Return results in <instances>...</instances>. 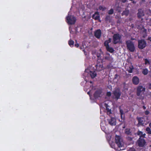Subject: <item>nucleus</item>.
<instances>
[{
	"label": "nucleus",
	"instance_id": "de8ad7c7",
	"mask_svg": "<svg viewBox=\"0 0 151 151\" xmlns=\"http://www.w3.org/2000/svg\"><path fill=\"white\" fill-rule=\"evenodd\" d=\"M90 83H92V81H90Z\"/></svg>",
	"mask_w": 151,
	"mask_h": 151
},
{
	"label": "nucleus",
	"instance_id": "4468645a",
	"mask_svg": "<svg viewBox=\"0 0 151 151\" xmlns=\"http://www.w3.org/2000/svg\"><path fill=\"white\" fill-rule=\"evenodd\" d=\"M133 68V67L131 64L127 65L126 66V69L127 70L129 73L132 72Z\"/></svg>",
	"mask_w": 151,
	"mask_h": 151
},
{
	"label": "nucleus",
	"instance_id": "6ab92c4d",
	"mask_svg": "<svg viewBox=\"0 0 151 151\" xmlns=\"http://www.w3.org/2000/svg\"><path fill=\"white\" fill-rule=\"evenodd\" d=\"M119 112L121 114H124L125 113L127 112L128 111L127 110L124 109V110L122 109L120 107L119 108Z\"/></svg>",
	"mask_w": 151,
	"mask_h": 151
},
{
	"label": "nucleus",
	"instance_id": "a211bd4d",
	"mask_svg": "<svg viewBox=\"0 0 151 151\" xmlns=\"http://www.w3.org/2000/svg\"><path fill=\"white\" fill-rule=\"evenodd\" d=\"M92 18L95 20H99L100 16L99 13L98 12H96L92 16Z\"/></svg>",
	"mask_w": 151,
	"mask_h": 151
},
{
	"label": "nucleus",
	"instance_id": "ddd939ff",
	"mask_svg": "<svg viewBox=\"0 0 151 151\" xmlns=\"http://www.w3.org/2000/svg\"><path fill=\"white\" fill-rule=\"evenodd\" d=\"M102 95V91L100 89L98 90L94 94V96L95 98L100 97Z\"/></svg>",
	"mask_w": 151,
	"mask_h": 151
},
{
	"label": "nucleus",
	"instance_id": "5701e85b",
	"mask_svg": "<svg viewBox=\"0 0 151 151\" xmlns=\"http://www.w3.org/2000/svg\"><path fill=\"white\" fill-rule=\"evenodd\" d=\"M129 11L127 10H126L125 11H124L122 13V15H125L126 16H127L129 13Z\"/></svg>",
	"mask_w": 151,
	"mask_h": 151
},
{
	"label": "nucleus",
	"instance_id": "aec40b11",
	"mask_svg": "<svg viewBox=\"0 0 151 151\" xmlns=\"http://www.w3.org/2000/svg\"><path fill=\"white\" fill-rule=\"evenodd\" d=\"M125 132L126 134L128 135H132L130 129H127L125 130Z\"/></svg>",
	"mask_w": 151,
	"mask_h": 151
},
{
	"label": "nucleus",
	"instance_id": "8fccbe9b",
	"mask_svg": "<svg viewBox=\"0 0 151 151\" xmlns=\"http://www.w3.org/2000/svg\"><path fill=\"white\" fill-rule=\"evenodd\" d=\"M123 128H125V127H123Z\"/></svg>",
	"mask_w": 151,
	"mask_h": 151
},
{
	"label": "nucleus",
	"instance_id": "ea45409f",
	"mask_svg": "<svg viewBox=\"0 0 151 151\" xmlns=\"http://www.w3.org/2000/svg\"><path fill=\"white\" fill-rule=\"evenodd\" d=\"M90 91H88V92L87 93L88 94H89V96H90Z\"/></svg>",
	"mask_w": 151,
	"mask_h": 151
},
{
	"label": "nucleus",
	"instance_id": "58836bf2",
	"mask_svg": "<svg viewBox=\"0 0 151 151\" xmlns=\"http://www.w3.org/2000/svg\"><path fill=\"white\" fill-rule=\"evenodd\" d=\"M75 45L76 47H78L79 46V45L78 44H75Z\"/></svg>",
	"mask_w": 151,
	"mask_h": 151
},
{
	"label": "nucleus",
	"instance_id": "412c9836",
	"mask_svg": "<svg viewBox=\"0 0 151 151\" xmlns=\"http://www.w3.org/2000/svg\"><path fill=\"white\" fill-rule=\"evenodd\" d=\"M111 42V39L110 38H109V39L106 41H105L104 42V45L106 47H109V43H110Z\"/></svg>",
	"mask_w": 151,
	"mask_h": 151
},
{
	"label": "nucleus",
	"instance_id": "79ce46f5",
	"mask_svg": "<svg viewBox=\"0 0 151 151\" xmlns=\"http://www.w3.org/2000/svg\"><path fill=\"white\" fill-rule=\"evenodd\" d=\"M132 3H133V4H135L136 3V2L134 1H133L132 2Z\"/></svg>",
	"mask_w": 151,
	"mask_h": 151
},
{
	"label": "nucleus",
	"instance_id": "9d476101",
	"mask_svg": "<svg viewBox=\"0 0 151 151\" xmlns=\"http://www.w3.org/2000/svg\"><path fill=\"white\" fill-rule=\"evenodd\" d=\"M145 15V13L144 10L141 9H139L138 10L137 16L139 18H141L142 19L143 17Z\"/></svg>",
	"mask_w": 151,
	"mask_h": 151
},
{
	"label": "nucleus",
	"instance_id": "f704fd0d",
	"mask_svg": "<svg viewBox=\"0 0 151 151\" xmlns=\"http://www.w3.org/2000/svg\"><path fill=\"white\" fill-rule=\"evenodd\" d=\"M120 1L123 3H125L128 1V0H120Z\"/></svg>",
	"mask_w": 151,
	"mask_h": 151
},
{
	"label": "nucleus",
	"instance_id": "9b49d317",
	"mask_svg": "<svg viewBox=\"0 0 151 151\" xmlns=\"http://www.w3.org/2000/svg\"><path fill=\"white\" fill-rule=\"evenodd\" d=\"M101 32L100 29H97L94 32V35L97 39H99L101 37Z\"/></svg>",
	"mask_w": 151,
	"mask_h": 151
},
{
	"label": "nucleus",
	"instance_id": "3c124183",
	"mask_svg": "<svg viewBox=\"0 0 151 151\" xmlns=\"http://www.w3.org/2000/svg\"><path fill=\"white\" fill-rule=\"evenodd\" d=\"M130 1H133V0H129Z\"/></svg>",
	"mask_w": 151,
	"mask_h": 151
},
{
	"label": "nucleus",
	"instance_id": "37998d69",
	"mask_svg": "<svg viewBox=\"0 0 151 151\" xmlns=\"http://www.w3.org/2000/svg\"><path fill=\"white\" fill-rule=\"evenodd\" d=\"M144 31H145V32L146 33V30L145 29H144Z\"/></svg>",
	"mask_w": 151,
	"mask_h": 151
},
{
	"label": "nucleus",
	"instance_id": "6e6552de",
	"mask_svg": "<svg viewBox=\"0 0 151 151\" xmlns=\"http://www.w3.org/2000/svg\"><path fill=\"white\" fill-rule=\"evenodd\" d=\"M146 45V42L144 40H138V47L140 49H143L145 48Z\"/></svg>",
	"mask_w": 151,
	"mask_h": 151
},
{
	"label": "nucleus",
	"instance_id": "4c0bfd02",
	"mask_svg": "<svg viewBox=\"0 0 151 151\" xmlns=\"http://www.w3.org/2000/svg\"><path fill=\"white\" fill-rule=\"evenodd\" d=\"M149 112L148 111H145V114L147 115L148 114H149Z\"/></svg>",
	"mask_w": 151,
	"mask_h": 151
},
{
	"label": "nucleus",
	"instance_id": "393cba45",
	"mask_svg": "<svg viewBox=\"0 0 151 151\" xmlns=\"http://www.w3.org/2000/svg\"><path fill=\"white\" fill-rule=\"evenodd\" d=\"M146 131L147 134H151V129L149 127H147L146 129Z\"/></svg>",
	"mask_w": 151,
	"mask_h": 151
},
{
	"label": "nucleus",
	"instance_id": "a878e982",
	"mask_svg": "<svg viewBox=\"0 0 151 151\" xmlns=\"http://www.w3.org/2000/svg\"><path fill=\"white\" fill-rule=\"evenodd\" d=\"M104 58L106 60L111 61L112 60H113V58L111 56H105Z\"/></svg>",
	"mask_w": 151,
	"mask_h": 151
},
{
	"label": "nucleus",
	"instance_id": "c03bdc74",
	"mask_svg": "<svg viewBox=\"0 0 151 151\" xmlns=\"http://www.w3.org/2000/svg\"><path fill=\"white\" fill-rule=\"evenodd\" d=\"M145 0H142V1L143 2H144L145 1Z\"/></svg>",
	"mask_w": 151,
	"mask_h": 151
},
{
	"label": "nucleus",
	"instance_id": "7c9ffc66",
	"mask_svg": "<svg viewBox=\"0 0 151 151\" xmlns=\"http://www.w3.org/2000/svg\"><path fill=\"white\" fill-rule=\"evenodd\" d=\"M106 109L107 111L108 114H110L111 113V111L110 109H109V108L107 107L106 108Z\"/></svg>",
	"mask_w": 151,
	"mask_h": 151
},
{
	"label": "nucleus",
	"instance_id": "c756f323",
	"mask_svg": "<svg viewBox=\"0 0 151 151\" xmlns=\"http://www.w3.org/2000/svg\"><path fill=\"white\" fill-rule=\"evenodd\" d=\"M145 63L146 65L150 64L149 61L147 59H145Z\"/></svg>",
	"mask_w": 151,
	"mask_h": 151
},
{
	"label": "nucleus",
	"instance_id": "a18cd8bd",
	"mask_svg": "<svg viewBox=\"0 0 151 151\" xmlns=\"http://www.w3.org/2000/svg\"><path fill=\"white\" fill-rule=\"evenodd\" d=\"M80 48L81 49H83V48H82V47H80Z\"/></svg>",
	"mask_w": 151,
	"mask_h": 151
},
{
	"label": "nucleus",
	"instance_id": "2eb2a0df",
	"mask_svg": "<svg viewBox=\"0 0 151 151\" xmlns=\"http://www.w3.org/2000/svg\"><path fill=\"white\" fill-rule=\"evenodd\" d=\"M95 66L96 70L98 71L101 70L103 69V65L102 63H97Z\"/></svg>",
	"mask_w": 151,
	"mask_h": 151
},
{
	"label": "nucleus",
	"instance_id": "c85d7f7f",
	"mask_svg": "<svg viewBox=\"0 0 151 151\" xmlns=\"http://www.w3.org/2000/svg\"><path fill=\"white\" fill-rule=\"evenodd\" d=\"M114 12V10L113 9H111L110 10H109L108 13L109 14H112Z\"/></svg>",
	"mask_w": 151,
	"mask_h": 151
},
{
	"label": "nucleus",
	"instance_id": "f257e3e1",
	"mask_svg": "<svg viewBox=\"0 0 151 151\" xmlns=\"http://www.w3.org/2000/svg\"><path fill=\"white\" fill-rule=\"evenodd\" d=\"M115 142L118 147L116 150L119 151L124 149V142L122 139L119 136L116 135L115 137Z\"/></svg>",
	"mask_w": 151,
	"mask_h": 151
},
{
	"label": "nucleus",
	"instance_id": "f8f14e48",
	"mask_svg": "<svg viewBox=\"0 0 151 151\" xmlns=\"http://www.w3.org/2000/svg\"><path fill=\"white\" fill-rule=\"evenodd\" d=\"M108 121L109 124L111 126L115 125L116 124V119L114 117H111L108 119Z\"/></svg>",
	"mask_w": 151,
	"mask_h": 151
},
{
	"label": "nucleus",
	"instance_id": "72a5a7b5",
	"mask_svg": "<svg viewBox=\"0 0 151 151\" xmlns=\"http://www.w3.org/2000/svg\"><path fill=\"white\" fill-rule=\"evenodd\" d=\"M107 95L108 96H110L111 95V93L110 92H107Z\"/></svg>",
	"mask_w": 151,
	"mask_h": 151
},
{
	"label": "nucleus",
	"instance_id": "2f4dec72",
	"mask_svg": "<svg viewBox=\"0 0 151 151\" xmlns=\"http://www.w3.org/2000/svg\"><path fill=\"white\" fill-rule=\"evenodd\" d=\"M127 151H136L135 149L133 147H131L127 150Z\"/></svg>",
	"mask_w": 151,
	"mask_h": 151
},
{
	"label": "nucleus",
	"instance_id": "7ed1b4c3",
	"mask_svg": "<svg viewBox=\"0 0 151 151\" xmlns=\"http://www.w3.org/2000/svg\"><path fill=\"white\" fill-rule=\"evenodd\" d=\"M66 20L67 23L70 24H75L76 19V18L70 14V13L69 12L68 15L66 17Z\"/></svg>",
	"mask_w": 151,
	"mask_h": 151
},
{
	"label": "nucleus",
	"instance_id": "423d86ee",
	"mask_svg": "<svg viewBox=\"0 0 151 151\" xmlns=\"http://www.w3.org/2000/svg\"><path fill=\"white\" fill-rule=\"evenodd\" d=\"M145 90V88L143 87V86H139L137 88L136 93L137 95L138 96H141L144 93Z\"/></svg>",
	"mask_w": 151,
	"mask_h": 151
},
{
	"label": "nucleus",
	"instance_id": "20e7f679",
	"mask_svg": "<svg viewBox=\"0 0 151 151\" xmlns=\"http://www.w3.org/2000/svg\"><path fill=\"white\" fill-rule=\"evenodd\" d=\"M126 44L127 49L131 52H133L135 50V47L133 42L130 40L126 41Z\"/></svg>",
	"mask_w": 151,
	"mask_h": 151
},
{
	"label": "nucleus",
	"instance_id": "f03ea898",
	"mask_svg": "<svg viewBox=\"0 0 151 151\" xmlns=\"http://www.w3.org/2000/svg\"><path fill=\"white\" fill-rule=\"evenodd\" d=\"M137 134L140 136V138L138 141V145L139 147H143L145 145L146 143L145 140L143 138L145 137L146 134L145 133L143 134L141 132H139Z\"/></svg>",
	"mask_w": 151,
	"mask_h": 151
},
{
	"label": "nucleus",
	"instance_id": "49530a36",
	"mask_svg": "<svg viewBox=\"0 0 151 151\" xmlns=\"http://www.w3.org/2000/svg\"><path fill=\"white\" fill-rule=\"evenodd\" d=\"M72 32H72V31H70V33H72Z\"/></svg>",
	"mask_w": 151,
	"mask_h": 151
},
{
	"label": "nucleus",
	"instance_id": "09e8293b",
	"mask_svg": "<svg viewBox=\"0 0 151 151\" xmlns=\"http://www.w3.org/2000/svg\"><path fill=\"white\" fill-rule=\"evenodd\" d=\"M108 17V16H106V18H107Z\"/></svg>",
	"mask_w": 151,
	"mask_h": 151
},
{
	"label": "nucleus",
	"instance_id": "f3484780",
	"mask_svg": "<svg viewBox=\"0 0 151 151\" xmlns=\"http://www.w3.org/2000/svg\"><path fill=\"white\" fill-rule=\"evenodd\" d=\"M132 82L134 84L137 85L139 82V78L136 76H134L132 78Z\"/></svg>",
	"mask_w": 151,
	"mask_h": 151
},
{
	"label": "nucleus",
	"instance_id": "b1692460",
	"mask_svg": "<svg viewBox=\"0 0 151 151\" xmlns=\"http://www.w3.org/2000/svg\"><path fill=\"white\" fill-rule=\"evenodd\" d=\"M74 43V41L71 39H70L68 41V44L71 47L73 46Z\"/></svg>",
	"mask_w": 151,
	"mask_h": 151
},
{
	"label": "nucleus",
	"instance_id": "dca6fc26",
	"mask_svg": "<svg viewBox=\"0 0 151 151\" xmlns=\"http://www.w3.org/2000/svg\"><path fill=\"white\" fill-rule=\"evenodd\" d=\"M138 122V124L143 125L145 122V119L143 117H139L137 118Z\"/></svg>",
	"mask_w": 151,
	"mask_h": 151
},
{
	"label": "nucleus",
	"instance_id": "603ef678",
	"mask_svg": "<svg viewBox=\"0 0 151 151\" xmlns=\"http://www.w3.org/2000/svg\"><path fill=\"white\" fill-rule=\"evenodd\" d=\"M132 39V40H134V39Z\"/></svg>",
	"mask_w": 151,
	"mask_h": 151
},
{
	"label": "nucleus",
	"instance_id": "1a4fd4ad",
	"mask_svg": "<svg viewBox=\"0 0 151 151\" xmlns=\"http://www.w3.org/2000/svg\"><path fill=\"white\" fill-rule=\"evenodd\" d=\"M114 97L116 100L119 98L121 95V93L119 89L117 88L113 92Z\"/></svg>",
	"mask_w": 151,
	"mask_h": 151
},
{
	"label": "nucleus",
	"instance_id": "39448f33",
	"mask_svg": "<svg viewBox=\"0 0 151 151\" xmlns=\"http://www.w3.org/2000/svg\"><path fill=\"white\" fill-rule=\"evenodd\" d=\"M121 36L119 34H114L113 36V42L114 44L121 42Z\"/></svg>",
	"mask_w": 151,
	"mask_h": 151
},
{
	"label": "nucleus",
	"instance_id": "cd10ccee",
	"mask_svg": "<svg viewBox=\"0 0 151 151\" xmlns=\"http://www.w3.org/2000/svg\"><path fill=\"white\" fill-rule=\"evenodd\" d=\"M106 9L105 7H103L101 6H100L99 7V9L100 10H102V11H104Z\"/></svg>",
	"mask_w": 151,
	"mask_h": 151
},
{
	"label": "nucleus",
	"instance_id": "bb28decb",
	"mask_svg": "<svg viewBox=\"0 0 151 151\" xmlns=\"http://www.w3.org/2000/svg\"><path fill=\"white\" fill-rule=\"evenodd\" d=\"M148 73V70L147 69H143L142 72V73L144 75H147Z\"/></svg>",
	"mask_w": 151,
	"mask_h": 151
},
{
	"label": "nucleus",
	"instance_id": "a19ab883",
	"mask_svg": "<svg viewBox=\"0 0 151 151\" xmlns=\"http://www.w3.org/2000/svg\"><path fill=\"white\" fill-rule=\"evenodd\" d=\"M149 126L151 128V123L150 124Z\"/></svg>",
	"mask_w": 151,
	"mask_h": 151
},
{
	"label": "nucleus",
	"instance_id": "e433bc0d",
	"mask_svg": "<svg viewBox=\"0 0 151 151\" xmlns=\"http://www.w3.org/2000/svg\"><path fill=\"white\" fill-rule=\"evenodd\" d=\"M123 114H121V118L122 119H124V116H123Z\"/></svg>",
	"mask_w": 151,
	"mask_h": 151
},
{
	"label": "nucleus",
	"instance_id": "4be33fe9",
	"mask_svg": "<svg viewBox=\"0 0 151 151\" xmlns=\"http://www.w3.org/2000/svg\"><path fill=\"white\" fill-rule=\"evenodd\" d=\"M106 49L108 51H109V52L111 53L113 52L114 51V50L113 49L112 47H110L109 46L107 47L106 48Z\"/></svg>",
	"mask_w": 151,
	"mask_h": 151
},
{
	"label": "nucleus",
	"instance_id": "473e14b6",
	"mask_svg": "<svg viewBox=\"0 0 151 151\" xmlns=\"http://www.w3.org/2000/svg\"><path fill=\"white\" fill-rule=\"evenodd\" d=\"M118 77V75L117 74H116L114 78V81H116H116H117L118 79H117Z\"/></svg>",
	"mask_w": 151,
	"mask_h": 151
},
{
	"label": "nucleus",
	"instance_id": "0eeeda50",
	"mask_svg": "<svg viewBox=\"0 0 151 151\" xmlns=\"http://www.w3.org/2000/svg\"><path fill=\"white\" fill-rule=\"evenodd\" d=\"M89 74L91 78H92L95 77L96 76V73L95 71H91L88 69H86L84 73V76H86L88 74Z\"/></svg>",
	"mask_w": 151,
	"mask_h": 151
},
{
	"label": "nucleus",
	"instance_id": "c9c22d12",
	"mask_svg": "<svg viewBox=\"0 0 151 151\" xmlns=\"http://www.w3.org/2000/svg\"><path fill=\"white\" fill-rule=\"evenodd\" d=\"M127 139L128 140L131 141L132 140V138L131 137H127Z\"/></svg>",
	"mask_w": 151,
	"mask_h": 151
}]
</instances>
